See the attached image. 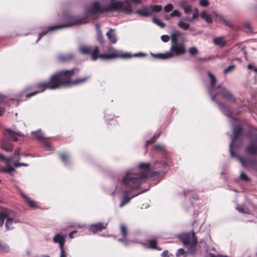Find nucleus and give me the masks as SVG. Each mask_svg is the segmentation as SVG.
Returning a JSON list of instances; mask_svg holds the SVG:
<instances>
[{"mask_svg": "<svg viewBox=\"0 0 257 257\" xmlns=\"http://www.w3.org/2000/svg\"><path fill=\"white\" fill-rule=\"evenodd\" d=\"M208 2L207 0H200V4L201 6L206 7L208 5Z\"/></svg>", "mask_w": 257, "mask_h": 257, "instance_id": "obj_48", "label": "nucleus"}, {"mask_svg": "<svg viewBox=\"0 0 257 257\" xmlns=\"http://www.w3.org/2000/svg\"><path fill=\"white\" fill-rule=\"evenodd\" d=\"M129 2L131 8H132V4H141L142 3V0H127Z\"/></svg>", "mask_w": 257, "mask_h": 257, "instance_id": "obj_46", "label": "nucleus"}, {"mask_svg": "<svg viewBox=\"0 0 257 257\" xmlns=\"http://www.w3.org/2000/svg\"><path fill=\"white\" fill-rule=\"evenodd\" d=\"M238 210L242 213H247L248 209L243 206H240L237 208Z\"/></svg>", "mask_w": 257, "mask_h": 257, "instance_id": "obj_47", "label": "nucleus"}, {"mask_svg": "<svg viewBox=\"0 0 257 257\" xmlns=\"http://www.w3.org/2000/svg\"><path fill=\"white\" fill-rule=\"evenodd\" d=\"M173 9V6L172 4H168L164 7V11L166 12H169L171 11Z\"/></svg>", "mask_w": 257, "mask_h": 257, "instance_id": "obj_43", "label": "nucleus"}, {"mask_svg": "<svg viewBox=\"0 0 257 257\" xmlns=\"http://www.w3.org/2000/svg\"><path fill=\"white\" fill-rule=\"evenodd\" d=\"M45 146L46 147V148L47 149V150L48 151H50L51 150V145H50V144L48 143H45Z\"/></svg>", "mask_w": 257, "mask_h": 257, "instance_id": "obj_55", "label": "nucleus"}, {"mask_svg": "<svg viewBox=\"0 0 257 257\" xmlns=\"http://www.w3.org/2000/svg\"><path fill=\"white\" fill-rule=\"evenodd\" d=\"M180 238L185 245H189L190 250L195 247L197 239L193 232L183 233L180 236Z\"/></svg>", "mask_w": 257, "mask_h": 257, "instance_id": "obj_10", "label": "nucleus"}, {"mask_svg": "<svg viewBox=\"0 0 257 257\" xmlns=\"http://www.w3.org/2000/svg\"><path fill=\"white\" fill-rule=\"evenodd\" d=\"M178 26L184 30H187L189 29L190 25L183 21H180L178 23Z\"/></svg>", "mask_w": 257, "mask_h": 257, "instance_id": "obj_30", "label": "nucleus"}, {"mask_svg": "<svg viewBox=\"0 0 257 257\" xmlns=\"http://www.w3.org/2000/svg\"><path fill=\"white\" fill-rule=\"evenodd\" d=\"M240 179L245 182H248L249 181V178L243 172L241 173L240 175Z\"/></svg>", "mask_w": 257, "mask_h": 257, "instance_id": "obj_42", "label": "nucleus"}, {"mask_svg": "<svg viewBox=\"0 0 257 257\" xmlns=\"http://www.w3.org/2000/svg\"><path fill=\"white\" fill-rule=\"evenodd\" d=\"M21 148L20 147H18L16 149L15 151V156H18L20 155V151H21Z\"/></svg>", "mask_w": 257, "mask_h": 257, "instance_id": "obj_52", "label": "nucleus"}, {"mask_svg": "<svg viewBox=\"0 0 257 257\" xmlns=\"http://www.w3.org/2000/svg\"><path fill=\"white\" fill-rule=\"evenodd\" d=\"M97 40L101 44L104 43V39L101 32L97 33Z\"/></svg>", "mask_w": 257, "mask_h": 257, "instance_id": "obj_40", "label": "nucleus"}, {"mask_svg": "<svg viewBox=\"0 0 257 257\" xmlns=\"http://www.w3.org/2000/svg\"><path fill=\"white\" fill-rule=\"evenodd\" d=\"M235 68L234 65H231L223 70V73L225 74L232 72Z\"/></svg>", "mask_w": 257, "mask_h": 257, "instance_id": "obj_39", "label": "nucleus"}, {"mask_svg": "<svg viewBox=\"0 0 257 257\" xmlns=\"http://www.w3.org/2000/svg\"><path fill=\"white\" fill-rule=\"evenodd\" d=\"M170 38H171V36L169 37L168 35H162L161 36V40L164 42H168L170 40Z\"/></svg>", "mask_w": 257, "mask_h": 257, "instance_id": "obj_45", "label": "nucleus"}, {"mask_svg": "<svg viewBox=\"0 0 257 257\" xmlns=\"http://www.w3.org/2000/svg\"><path fill=\"white\" fill-rule=\"evenodd\" d=\"M246 152L250 155H257V136L254 141L246 148Z\"/></svg>", "mask_w": 257, "mask_h": 257, "instance_id": "obj_16", "label": "nucleus"}, {"mask_svg": "<svg viewBox=\"0 0 257 257\" xmlns=\"http://www.w3.org/2000/svg\"><path fill=\"white\" fill-rule=\"evenodd\" d=\"M73 57V54L70 53L66 55H59L58 58L60 62H65L72 60Z\"/></svg>", "mask_w": 257, "mask_h": 257, "instance_id": "obj_25", "label": "nucleus"}, {"mask_svg": "<svg viewBox=\"0 0 257 257\" xmlns=\"http://www.w3.org/2000/svg\"><path fill=\"white\" fill-rule=\"evenodd\" d=\"M215 97H215V96H211V99H212V100L213 101H215Z\"/></svg>", "mask_w": 257, "mask_h": 257, "instance_id": "obj_63", "label": "nucleus"}, {"mask_svg": "<svg viewBox=\"0 0 257 257\" xmlns=\"http://www.w3.org/2000/svg\"><path fill=\"white\" fill-rule=\"evenodd\" d=\"M185 252V251L182 248H180L178 250L177 252H176V255L179 256L180 255L183 254Z\"/></svg>", "mask_w": 257, "mask_h": 257, "instance_id": "obj_51", "label": "nucleus"}, {"mask_svg": "<svg viewBox=\"0 0 257 257\" xmlns=\"http://www.w3.org/2000/svg\"><path fill=\"white\" fill-rule=\"evenodd\" d=\"M13 222V219L12 218H10L7 216V218L6 219V222L5 224L6 227L7 229H12V227L11 226L12 223Z\"/></svg>", "mask_w": 257, "mask_h": 257, "instance_id": "obj_34", "label": "nucleus"}, {"mask_svg": "<svg viewBox=\"0 0 257 257\" xmlns=\"http://www.w3.org/2000/svg\"><path fill=\"white\" fill-rule=\"evenodd\" d=\"M148 176L149 174L145 173L140 175L138 178L134 177L132 172L127 171L122 178V182L126 188L134 189L138 188Z\"/></svg>", "mask_w": 257, "mask_h": 257, "instance_id": "obj_6", "label": "nucleus"}, {"mask_svg": "<svg viewBox=\"0 0 257 257\" xmlns=\"http://www.w3.org/2000/svg\"><path fill=\"white\" fill-rule=\"evenodd\" d=\"M242 131V127L240 125L235 126L233 129V137L231 139V142L229 145L230 152L231 155H233L232 147L234 143Z\"/></svg>", "mask_w": 257, "mask_h": 257, "instance_id": "obj_11", "label": "nucleus"}, {"mask_svg": "<svg viewBox=\"0 0 257 257\" xmlns=\"http://www.w3.org/2000/svg\"><path fill=\"white\" fill-rule=\"evenodd\" d=\"M108 12H121L125 14H131L133 12L127 0H109L107 7H104L102 2H93L86 11V15L89 17L95 16L98 13Z\"/></svg>", "mask_w": 257, "mask_h": 257, "instance_id": "obj_1", "label": "nucleus"}, {"mask_svg": "<svg viewBox=\"0 0 257 257\" xmlns=\"http://www.w3.org/2000/svg\"><path fill=\"white\" fill-rule=\"evenodd\" d=\"M217 87L221 89V94L226 99L230 100H234V98L232 94L225 87H221V85H219Z\"/></svg>", "mask_w": 257, "mask_h": 257, "instance_id": "obj_18", "label": "nucleus"}, {"mask_svg": "<svg viewBox=\"0 0 257 257\" xmlns=\"http://www.w3.org/2000/svg\"><path fill=\"white\" fill-rule=\"evenodd\" d=\"M107 226V223H97L91 224L89 226L90 231L93 233L98 231H101L103 229H105Z\"/></svg>", "mask_w": 257, "mask_h": 257, "instance_id": "obj_13", "label": "nucleus"}, {"mask_svg": "<svg viewBox=\"0 0 257 257\" xmlns=\"http://www.w3.org/2000/svg\"><path fill=\"white\" fill-rule=\"evenodd\" d=\"M32 134L34 135L35 137L38 140L42 141V142H45L46 140V138H45L44 136L43 133L41 131V130H38L36 132H33Z\"/></svg>", "mask_w": 257, "mask_h": 257, "instance_id": "obj_24", "label": "nucleus"}, {"mask_svg": "<svg viewBox=\"0 0 257 257\" xmlns=\"http://www.w3.org/2000/svg\"><path fill=\"white\" fill-rule=\"evenodd\" d=\"M10 162L11 161H9V159H7V162H6V167L0 168V172L12 174V173L15 171V167L14 166H12Z\"/></svg>", "mask_w": 257, "mask_h": 257, "instance_id": "obj_19", "label": "nucleus"}, {"mask_svg": "<svg viewBox=\"0 0 257 257\" xmlns=\"http://www.w3.org/2000/svg\"><path fill=\"white\" fill-rule=\"evenodd\" d=\"M155 149L164 151L165 150V147L163 145H158L155 146Z\"/></svg>", "mask_w": 257, "mask_h": 257, "instance_id": "obj_50", "label": "nucleus"}, {"mask_svg": "<svg viewBox=\"0 0 257 257\" xmlns=\"http://www.w3.org/2000/svg\"><path fill=\"white\" fill-rule=\"evenodd\" d=\"M253 68H254V67H253L252 66V65H251V64H248V65H247V68H248V69H252V70H253Z\"/></svg>", "mask_w": 257, "mask_h": 257, "instance_id": "obj_62", "label": "nucleus"}, {"mask_svg": "<svg viewBox=\"0 0 257 257\" xmlns=\"http://www.w3.org/2000/svg\"><path fill=\"white\" fill-rule=\"evenodd\" d=\"M189 53L191 56H195L198 54L199 52L197 48L195 47H191L188 50Z\"/></svg>", "mask_w": 257, "mask_h": 257, "instance_id": "obj_35", "label": "nucleus"}, {"mask_svg": "<svg viewBox=\"0 0 257 257\" xmlns=\"http://www.w3.org/2000/svg\"><path fill=\"white\" fill-rule=\"evenodd\" d=\"M0 159L2 160H5L6 162H7V159H9V161H11V159L10 158H8V157L6 158L4 155L0 154Z\"/></svg>", "mask_w": 257, "mask_h": 257, "instance_id": "obj_56", "label": "nucleus"}, {"mask_svg": "<svg viewBox=\"0 0 257 257\" xmlns=\"http://www.w3.org/2000/svg\"><path fill=\"white\" fill-rule=\"evenodd\" d=\"M53 240L54 242L59 243L60 247L64 246L65 239L64 235L58 233L54 237Z\"/></svg>", "mask_w": 257, "mask_h": 257, "instance_id": "obj_20", "label": "nucleus"}, {"mask_svg": "<svg viewBox=\"0 0 257 257\" xmlns=\"http://www.w3.org/2000/svg\"><path fill=\"white\" fill-rule=\"evenodd\" d=\"M80 51L83 54H90L92 60L95 61L97 59L101 60H112L116 58L130 59L133 57H143L146 55L143 53H135L132 55L128 53H124L122 51L112 48L109 53L104 54H100L99 50L97 46H90L86 45H82L80 47Z\"/></svg>", "mask_w": 257, "mask_h": 257, "instance_id": "obj_2", "label": "nucleus"}, {"mask_svg": "<svg viewBox=\"0 0 257 257\" xmlns=\"http://www.w3.org/2000/svg\"><path fill=\"white\" fill-rule=\"evenodd\" d=\"M60 257H67V253L64 249V246L60 247Z\"/></svg>", "mask_w": 257, "mask_h": 257, "instance_id": "obj_44", "label": "nucleus"}, {"mask_svg": "<svg viewBox=\"0 0 257 257\" xmlns=\"http://www.w3.org/2000/svg\"><path fill=\"white\" fill-rule=\"evenodd\" d=\"M253 70L256 73H257V68H253Z\"/></svg>", "mask_w": 257, "mask_h": 257, "instance_id": "obj_64", "label": "nucleus"}, {"mask_svg": "<svg viewBox=\"0 0 257 257\" xmlns=\"http://www.w3.org/2000/svg\"><path fill=\"white\" fill-rule=\"evenodd\" d=\"M95 28L97 31V33L101 32L100 27L99 24H97L95 25Z\"/></svg>", "mask_w": 257, "mask_h": 257, "instance_id": "obj_57", "label": "nucleus"}, {"mask_svg": "<svg viewBox=\"0 0 257 257\" xmlns=\"http://www.w3.org/2000/svg\"><path fill=\"white\" fill-rule=\"evenodd\" d=\"M162 257H169V255L168 253V251L167 250H165L162 253Z\"/></svg>", "mask_w": 257, "mask_h": 257, "instance_id": "obj_54", "label": "nucleus"}, {"mask_svg": "<svg viewBox=\"0 0 257 257\" xmlns=\"http://www.w3.org/2000/svg\"><path fill=\"white\" fill-rule=\"evenodd\" d=\"M153 22L162 28H164L165 27V24L156 18H153Z\"/></svg>", "mask_w": 257, "mask_h": 257, "instance_id": "obj_36", "label": "nucleus"}, {"mask_svg": "<svg viewBox=\"0 0 257 257\" xmlns=\"http://www.w3.org/2000/svg\"><path fill=\"white\" fill-rule=\"evenodd\" d=\"M8 158H10L11 159V162L14 163V166L15 168H19L22 166L28 167L29 166V164L27 163H19L20 155L16 156H15V153L12 156L8 157Z\"/></svg>", "mask_w": 257, "mask_h": 257, "instance_id": "obj_14", "label": "nucleus"}, {"mask_svg": "<svg viewBox=\"0 0 257 257\" xmlns=\"http://www.w3.org/2000/svg\"><path fill=\"white\" fill-rule=\"evenodd\" d=\"M106 36L111 43L115 44L116 43L117 39L114 33V30L110 29L106 33Z\"/></svg>", "mask_w": 257, "mask_h": 257, "instance_id": "obj_22", "label": "nucleus"}, {"mask_svg": "<svg viewBox=\"0 0 257 257\" xmlns=\"http://www.w3.org/2000/svg\"><path fill=\"white\" fill-rule=\"evenodd\" d=\"M10 251V247L5 243L0 242V252L5 253Z\"/></svg>", "mask_w": 257, "mask_h": 257, "instance_id": "obj_29", "label": "nucleus"}, {"mask_svg": "<svg viewBox=\"0 0 257 257\" xmlns=\"http://www.w3.org/2000/svg\"><path fill=\"white\" fill-rule=\"evenodd\" d=\"M76 232H77L76 230H73L72 232H71L70 233H69V237L71 238H73V234L76 233Z\"/></svg>", "mask_w": 257, "mask_h": 257, "instance_id": "obj_59", "label": "nucleus"}, {"mask_svg": "<svg viewBox=\"0 0 257 257\" xmlns=\"http://www.w3.org/2000/svg\"><path fill=\"white\" fill-rule=\"evenodd\" d=\"M238 159L243 167L249 166L253 170L257 171V160H243L242 158L240 157H239Z\"/></svg>", "mask_w": 257, "mask_h": 257, "instance_id": "obj_12", "label": "nucleus"}, {"mask_svg": "<svg viewBox=\"0 0 257 257\" xmlns=\"http://www.w3.org/2000/svg\"><path fill=\"white\" fill-rule=\"evenodd\" d=\"M200 17L202 19L204 20L207 23H212V19L211 16L206 11H204L200 14Z\"/></svg>", "mask_w": 257, "mask_h": 257, "instance_id": "obj_27", "label": "nucleus"}, {"mask_svg": "<svg viewBox=\"0 0 257 257\" xmlns=\"http://www.w3.org/2000/svg\"><path fill=\"white\" fill-rule=\"evenodd\" d=\"M213 14L215 17V20L216 22H221L223 24L228 27H230L231 26V21L228 19H226L224 16L217 14L216 12H213Z\"/></svg>", "mask_w": 257, "mask_h": 257, "instance_id": "obj_15", "label": "nucleus"}, {"mask_svg": "<svg viewBox=\"0 0 257 257\" xmlns=\"http://www.w3.org/2000/svg\"><path fill=\"white\" fill-rule=\"evenodd\" d=\"M7 218V215L6 213L0 214V227L3 226L5 220Z\"/></svg>", "mask_w": 257, "mask_h": 257, "instance_id": "obj_38", "label": "nucleus"}, {"mask_svg": "<svg viewBox=\"0 0 257 257\" xmlns=\"http://www.w3.org/2000/svg\"><path fill=\"white\" fill-rule=\"evenodd\" d=\"M61 160L65 163H67V159H68V156L66 154H62L61 155Z\"/></svg>", "mask_w": 257, "mask_h": 257, "instance_id": "obj_49", "label": "nucleus"}, {"mask_svg": "<svg viewBox=\"0 0 257 257\" xmlns=\"http://www.w3.org/2000/svg\"><path fill=\"white\" fill-rule=\"evenodd\" d=\"M149 244V248L153 249H158L157 247V242L155 239H150L148 240Z\"/></svg>", "mask_w": 257, "mask_h": 257, "instance_id": "obj_33", "label": "nucleus"}, {"mask_svg": "<svg viewBox=\"0 0 257 257\" xmlns=\"http://www.w3.org/2000/svg\"><path fill=\"white\" fill-rule=\"evenodd\" d=\"M170 16L171 17H180L181 16V13L178 10H174L170 14Z\"/></svg>", "mask_w": 257, "mask_h": 257, "instance_id": "obj_41", "label": "nucleus"}, {"mask_svg": "<svg viewBox=\"0 0 257 257\" xmlns=\"http://www.w3.org/2000/svg\"><path fill=\"white\" fill-rule=\"evenodd\" d=\"M208 75L210 79V85L212 88H213L216 83L215 77L210 72H208Z\"/></svg>", "mask_w": 257, "mask_h": 257, "instance_id": "obj_31", "label": "nucleus"}, {"mask_svg": "<svg viewBox=\"0 0 257 257\" xmlns=\"http://www.w3.org/2000/svg\"><path fill=\"white\" fill-rule=\"evenodd\" d=\"M5 134H7L11 139L15 142L18 141V139L16 137V136L20 137L23 136L21 133L19 132H15L9 128H7L5 130Z\"/></svg>", "mask_w": 257, "mask_h": 257, "instance_id": "obj_21", "label": "nucleus"}, {"mask_svg": "<svg viewBox=\"0 0 257 257\" xmlns=\"http://www.w3.org/2000/svg\"><path fill=\"white\" fill-rule=\"evenodd\" d=\"M21 194L23 198L26 200L27 203L29 204V205L32 207H35L36 206V203L32 200L29 197L27 196L26 195H25L23 193H21Z\"/></svg>", "mask_w": 257, "mask_h": 257, "instance_id": "obj_28", "label": "nucleus"}, {"mask_svg": "<svg viewBox=\"0 0 257 257\" xmlns=\"http://www.w3.org/2000/svg\"><path fill=\"white\" fill-rule=\"evenodd\" d=\"M213 42L215 45L222 47L226 45V41L224 37H220L214 38L213 39Z\"/></svg>", "mask_w": 257, "mask_h": 257, "instance_id": "obj_23", "label": "nucleus"}, {"mask_svg": "<svg viewBox=\"0 0 257 257\" xmlns=\"http://www.w3.org/2000/svg\"><path fill=\"white\" fill-rule=\"evenodd\" d=\"M245 27L247 28L248 30H251V27L250 25L248 23H246L244 25Z\"/></svg>", "mask_w": 257, "mask_h": 257, "instance_id": "obj_60", "label": "nucleus"}, {"mask_svg": "<svg viewBox=\"0 0 257 257\" xmlns=\"http://www.w3.org/2000/svg\"><path fill=\"white\" fill-rule=\"evenodd\" d=\"M120 231L122 235V238L118 239V241H124L126 239L127 236V229L124 225L121 224L120 225Z\"/></svg>", "mask_w": 257, "mask_h": 257, "instance_id": "obj_26", "label": "nucleus"}, {"mask_svg": "<svg viewBox=\"0 0 257 257\" xmlns=\"http://www.w3.org/2000/svg\"><path fill=\"white\" fill-rule=\"evenodd\" d=\"M160 175V173L159 172H154L151 174V177L155 178V177H158Z\"/></svg>", "mask_w": 257, "mask_h": 257, "instance_id": "obj_53", "label": "nucleus"}, {"mask_svg": "<svg viewBox=\"0 0 257 257\" xmlns=\"http://www.w3.org/2000/svg\"><path fill=\"white\" fill-rule=\"evenodd\" d=\"M180 6L183 9L185 13L187 16L185 19L190 22L194 20L198 16V11L197 9H193L191 5L186 3L185 2H182L180 3Z\"/></svg>", "mask_w": 257, "mask_h": 257, "instance_id": "obj_9", "label": "nucleus"}, {"mask_svg": "<svg viewBox=\"0 0 257 257\" xmlns=\"http://www.w3.org/2000/svg\"><path fill=\"white\" fill-rule=\"evenodd\" d=\"M2 149L6 152H11L13 150L14 146L9 140L4 139L2 141Z\"/></svg>", "mask_w": 257, "mask_h": 257, "instance_id": "obj_17", "label": "nucleus"}, {"mask_svg": "<svg viewBox=\"0 0 257 257\" xmlns=\"http://www.w3.org/2000/svg\"><path fill=\"white\" fill-rule=\"evenodd\" d=\"M130 200H131V198L128 196H127L126 195H124L122 197V201L119 204V207H123L126 204L130 202Z\"/></svg>", "mask_w": 257, "mask_h": 257, "instance_id": "obj_32", "label": "nucleus"}, {"mask_svg": "<svg viewBox=\"0 0 257 257\" xmlns=\"http://www.w3.org/2000/svg\"><path fill=\"white\" fill-rule=\"evenodd\" d=\"M4 108L3 107H0V116L3 115L4 112Z\"/></svg>", "mask_w": 257, "mask_h": 257, "instance_id": "obj_61", "label": "nucleus"}, {"mask_svg": "<svg viewBox=\"0 0 257 257\" xmlns=\"http://www.w3.org/2000/svg\"><path fill=\"white\" fill-rule=\"evenodd\" d=\"M56 75L57 72L50 77V81L49 82H44L38 83L35 86L37 90L32 93L27 94L26 95V98H29L33 95H36L38 93L43 92L47 88L54 89L55 88H52L50 87L58 82H61L60 79L55 78V79L52 80V77L56 76Z\"/></svg>", "mask_w": 257, "mask_h": 257, "instance_id": "obj_7", "label": "nucleus"}, {"mask_svg": "<svg viewBox=\"0 0 257 257\" xmlns=\"http://www.w3.org/2000/svg\"><path fill=\"white\" fill-rule=\"evenodd\" d=\"M139 167L145 171H148L150 167V164L149 163H141L139 164Z\"/></svg>", "mask_w": 257, "mask_h": 257, "instance_id": "obj_37", "label": "nucleus"}, {"mask_svg": "<svg viewBox=\"0 0 257 257\" xmlns=\"http://www.w3.org/2000/svg\"><path fill=\"white\" fill-rule=\"evenodd\" d=\"M171 45L169 51L153 55L154 57L160 59H168L186 53L185 38L182 33L177 30L173 31L171 34Z\"/></svg>", "mask_w": 257, "mask_h": 257, "instance_id": "obj_3", "label": "nucleus"}, {"mask_svg": "<svg viewBox=\"0 0 257 257\" xmlns=\"http://www.w3.org/2000/svg\"><path fill=\"white\" fill-rule=\"evenodd\" d=\"M78 71L77 69L73 68L71 70H63L57 72V75L52 77V80L55 78L60 79L61 82H58L50 87L52 88H59L61 87H66L85 82L88 79L87 77L77 78L74 80L71 79V77L75 75L76 73Z\"/></svg>", "mask_w": 257, "mask_h": 257, "instance_id": "obj_4", "label": "nucleus"}, {"mask_svg": "<svg viewBox=\"0 0 257 257\" xmlns=\"http://www.w3.org/2000/svg\"><path fill=\"white\" fill-rule=\"evenodd\" d=\"M32 86H29V87H27L25 88V89L23 90L22 93V95H23L24 94L26 91L29 90V89H32Z\"/></svg>", "mask_w": 257, "mask_h": 257, "instance_id": "obj_58", "label": "nucleus"}, {"mask_svg": "<svg viewBox=\"0 0 257 257\" xmlns=\"http://www.w3.org/2000/svg\"><path fill=\"white\" fill-rule=\"evenodd\" d=\"M163 8L160 5L144 6L141 9L136 10L135 13L143 17H148L161 12Z\"/></svg>", "mask_w": 257, "mask_h": 257, "instance_id": "obj_8", "label": "nucleus"}, {"mask_svg": "<svg viewBox=\"0 0 257 257\" xmlns=\"http://www.w3.org/2000/svg\"><path fill=\"white\" fill-rule=\"evenodd\" d=\"M64 23L63 24L46 27L40 33L37 42L39 41L43 36L47 34L49 31L63 29L67 27L77 26L86 23L88 21L85 18L79 19L77 17L71 16H67L64 18Z\"/></svg>", "mask_w": 257, "mask_h": 257, "instance_id": "obj_5", "label": "nucleus"}]
</instances>
